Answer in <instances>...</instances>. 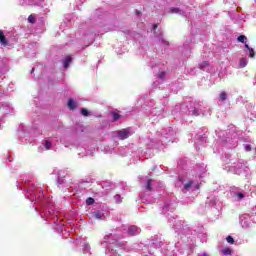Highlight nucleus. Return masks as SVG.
Segmentation results:
<instances>
[{
	"instance_id": "1",
	"label": "nucleus",
	"mask_w": 256,
	"mask_h": 256,
	"mask_svg": "<svg viewBox=\"0 0 256 256\" xmlns=\"http://www.w3.org/2000/svg\"><path fill=\"white\" fill-rule=\"evenodd\" d=\"M17 188L25 192L24 195L26 199L34 203L35 211H39L40 217H42L44 221H49L54 225V229L58 233L66 231L65 225L59 220V213L55 210L53 198L45 197L41 184L35 183L33 180H23L17 184Z\"/></svg>"
},
{
	"instance_id": "2",
	"label": "nucleus",
	"mask_w": 256,
	"mask_h": 256,
	"mask_svg": "<svg viewBox=\"0 0 256 256\" xmlns=\"http://www.w3.org/2000/svg\"><path fill=\"white\" fill-rule=\"evenodd\" d=\"M120 237H123V234L117 232L109 233L104 236L101 246L106 249L105 254L107 256H120V249H123V251L131 250L127 247V243L118 241Z\"/></svg>"
},
{
	"instance_id": "3",
	"label": "nucleus",
	"mask_w": 256,
	"mask_h": 256,
	"mask_svg": "<svg viewBox=\"0 0 256 256\" xmlns=\"http://www.w3.org/2000/svg\"><path fill=\"white\" fill-rule=\"evenodd\" d=\"M180 111L182 113H187L188 115H194L195 117H199V115H207V113H205L203 102H193L189 103V105L181 104Z\"/></svg>"
},
{
	"instance_id": "4",
	"label": "nucleus",
	"mask_w": 256,
	"mask_h": 256,
	"mask_svg": "<svg viewBox=\"0 0 256 256\" xmlns=\"http://www.w3.org/2000/svg\"><path fill=\"white\" fill-rule=\"evenodd\" d=\"M232 171H234V173L236 175H241L243 173H246V175H249V165L247 164L246 161L244 160H239L237 163L235 162H231L230 163Z\"/></svg>"
},
{
	"instance_id": "5",
	"label": "nucleus",
	"mask_w": 256,
	"mask_h": 256,
	"mask_svg": "<svg viewBox=\"0 0 256 256\" xmlns=\"http://www.w3.org/2000/svg\"><path fill=\"white\" fill-rule=\"evenodd\" d=\"M180 183L183 185V191H197L199 190V182L197 180H185L179 178Z\"/></svg>"
},
{
	"instance_id": "6",
	"label": "nucleus",
	"mask_w": 256,
	"mask_h": 256,
	"mask_svg": "<svg viewBox=\"0 0 256 256\" xmlns=\"http://www.w3.org/2000/svg\"><path fill=\"white\" fill-rule=\"evenodd\" d=\"M175 130L172 127H168L163 133L160 138V141L162 145H165L169 143L170 141H173V136L176 134Z\"/></svg>"
},
{
	"instance_id": "7",
	"label": "nucleus",
	"mask_w": 256,
	"mask_h": 256,
	"mask_svg": "<svg viewBox=\"0 0 256 256\" xmlns=\"http://www.w3.org/2000/svg\"><path fill=\"white\" fill-rule=\"evenodd\" d=\"M131 135H133V130H131V128H126L114 132V137H117V139H121L122 141L125 139H129Z\"/></svg>"
},
{
	"instance_id": "8",
	"label": "nucleus",
	"mask_w": 256,
	"mask_h": 256,
	"mask_svg": "<svg viewBox=\"0 0 256 256\" xmlns=\"http://www.w3.org/2000/svg\"><path fill=\"white\" fill-rule=\"evenodd\" d=\"M238 41L239 43H244L245 45V53H247V55H249V57H255V51L253 50V48L249 47V44H247V36L245 35H240L238 37Z\"/></svg>"
},
{
	"instance_id": "9",
	"label": "nucleus",
	"mask_w": 256,
	"mask_h": 256,
	"mask_svg": "<svg viewBox=\"0 0 256 256\" xmlns=\"http://www.w3.org/2000/svg\"><path fill=\"white\" fill-rule=\"evenodd\" d=\"M169 223H171L176 231V233H178V235H181V233H183V224L181 223V221H177V219L175 217H171L169 218Z\"/></svg>"
},
{
	"instance_id": "10",
	"label": "nucleus",
	"mask_w": 256,
	"mask_h": 256,
	"mask_svg": "<svg viewBox=\"0 0 256 256\" xmlns=\"http://www.w3.org/2000/svg\"><path fill=\"white\" fill-rule=\"evenodd\" d=\"M78 155L80 157H83L85 155H93L95 153V147L93 146H87L86 148H78Z\"/></svg>"
},
{
	"instance_id": "11",
	"label": "nucleus",
	"mask_w": 256,
	"mask_h": 256,
	"mask_svg": "<svg viewBox=\"0 0 256 256\" xmlns=\"http://www.w3.org/2000/svg\"><path fill=\"white\" fill-rule=\"evenodd\" d=\"M240 224L244 229H247V227H251V215L243 214L240 217Z\"/></svg>"
},
{
	"instance_id": "12",
	"label": "nucleus",
	"mask_w": 256,
	"mask_h": 256,
	"mask_svg": "<svg viewBox=\"0 0 256 256\" xmlns=\"http://www.w3.org/2000/svg\"><path fill=\"white\" fill-rule=\"evenodd\" d=\"M177 209V203L176 202H165L162 211L163 213H167L169 211H175Z\"/></svg>"
},
{
	"instance_id": "13",
	"label": "nucleus",
	"mask_w": 256,
	"mask_h": 256,
	"mask_svg": "<svg viewBox=\"0 0 256 256\" xmlns=\"http://www.w3.org/2000/svg\"><path fill=\"white\" fill-rule=\"evenodd\" d=\"M206 168L207 166H205V164L196 165L194 172L196 173L197 177H203L204 173L207 172Z\"/></svg>"
},
{
	"instance_id": "14",
	"label": "nucleus",
	"mask_w": 256,
	"mask_h": 256,
	"mask_svg": "<svg viewBox=\"0 0 256 256\" xmlns=\"http://www.w3.org/2000/svg\"><path fill=\"white\" fill-rule=\"evenodd\" d=\"M128 235H130L131 237H135V235H139V233H141V228L132 225L130 227H128V229L126 230Z\"/></svg>"
},
{
	"instance_id": "15",
	"label": "nucleus",
	"mask_w": 256,
	"mask_h": 256,
	"mask_svg": "<svg viewBox=\"0 0 256 256\" xmlns=\"http://www.w3.org/2000/svg\"><path fill=\"white\" fill-rule=\"evenodd\" d=\"M91 217L92 219H99V220H103L105 219V213L101 210H97L91 213Z\"/></svg>"
},
{
	"instance_id": "16",
	"label": "nucleus",
	"mask_w": 256,
	"mask_h": 256,
	"mask_svg": "<svg viewBox=\"0 0 256 256\" xmlns=\"http://www.w3.org/2000/svg\"><path fill=\"white\" fill-rule=\"evenodd\" d=\"M151 245L152 247H154V249H157L159 247H163V241L161 240V238L155 237V239H152Z\"/></svg>"
},
{
	"instance_id": "17",
	"label": "nucleus",
	"mask_w": 256,
	"mask_h": 256,
	"mask_svg": "<svg viewBox=\"0 0 256 256\" xmlns=\"http://www.w3.org/2000/svg\"><path fill=\"white\" fill-rule=\"evenodd\" d=\"M0 43L2 47H9V41L5 37V34L0 30Z\"/></svg>"
},
{
	"instance_id": "18",
	"label": "nucleus",
	"mask_w": 256,
	"mask_h": 256,
	"mask_svg": "<svg viewBox=\"0 0 256 256\" xmlns=\"http://www.w3.org/2000/svg\"><path fill=\"white\" fill-rule=\"evenodd\" d=\"M137 247L141 249V255H145V256L152 255L151 251H149V248L146 245L139 244L137 245Z\"/></svg>"
},
{
	"instance_id": "19",
	"label": "nucleus",
	"mask_w": 256,
	"mask_h": 256,
	"mask_svg": "<svg viewBox=\"0 0 256 256\" xmlns=\"http://www.w3.org/2000/svg\"><path fill=\"white\" fill-rule=\"evenodd\" d=\"M54 175H57L58 179V185H63V183H65V179H63V177H61V174L63 173L62 170H54L53 171Z\"/></svg>"
},
{
	"instance_id": "20",
	"label": "nucleus",
	"mask_w": 256,
	"mask_h": 256,
	"mask_svg": "<svg viewBox=\"0 0 256 256\" xmlns=\"http://www.w3.org/2000/svg\"><path fill=\"white\" fill-rule=\"evenodd\" d=\"M82 247H83L82 251H83L84 255H87V254L91 255V246H89L88 243L84 242Z\"/></svg>"
},
{
	"instance_id": "21",
	"label": "nucleus",
	"mask_w": 256,
	"mask_h": 256,
	"mask_svg": "<svg viewBox=\"0 0 256 256\" xmlns=\"http://www.w3.org/2000/svg\"><path fill=\"white\" fill-rule=\"evenodd\" d=\"M42 147L43 149H45V151H49V149L53 147V143L51 142V140H44V142L42 143Z\"/></svg>"
},
{
	"instance_id": "22",
	"label": "nucleus",
	"mask_w": 256,
	"mask_h": 256,
	"mask_svg": "<svg viewBox=\"0 0 256 256\" xmlns=\"http://www.w3.org/2000/svg\"><path fill=\"white\" fill-rule=\"evenodd\" d=\"M71 61H73V58H71V56L65 57V59L63 61L64 69H67L69 67V65H71Z\"/></svg>"
},
{
	"instance_id": "23",
	"label": "nucleus",
	"mask_w": 256,
	"mask_h": 256,
	"mask_svg": "<svg viewBox=\"0 0 256 256\" xmlns=\"http://www.w3.org/2000/svg\"><path fill=\"white\" fill-rule=\"evenodd\" d=\"M170 13H176L177 15H185V11L179 8H170Z\"/></svg>"
},
{
	"instance_id": "24",
	"label": "nucleus",
	"mask_w": 256,
	"mask_h": 256,
	"mask_svg": "<svg viewBox=\"0 0 256 256\" xmlns=\"http://www.w3.org/2000/svg\"><path fill=\"white\" fill-rule=\"evenodd\" d=\"M29 5H37V7H43L45 5V0H34V2L29 3Z\"/></svg>"
},
{
	"instance_id": "25",
	"label": "nucleus",
	"mask_w": 256,
	"mask_h": 256,
	"mask_svg": "<svg viewBox=\"0 0 256 256\" xmlns=\"http://www.w3.org/2000/svg\"><path fill=\"white\" fill-rule=\"evenodd\" d=\"M199 68H200L202 71H207V70L209 69V62H207V61L202 62V63L199 65Z\"/></svg>"
},
{
	"instance_id": "26",
	"label": "nucleus",
	"mask_w": 256,
	"mask_h": 256,
	"mask_svg": "<svg viewBox=\"0 0 256 256\" xmlns=\"http://www.w3.org/2000/svg\"><path fill=\"white\" fill-rule=\"evenodd\" d=\"M68 107H69V109H76L77 108V103L76 102H74V100L73 99H69L68 100Z\"/></svg>"
},
{
	"instance_id": "27",
	"label": "nucleus",
	"mask_w": 256,
	"mask_h": 256,
	"mask_svg": "<svg viewBox=\"0 0 256 256\" xmlns=\"http://www.w3.org/2000/svg\"><path fill=\"white\" fill-rule=\"evenodd\" d=\"M221 253H222V255L227 256V255H231L233 253V250H231V248H229V247H226V248L221 250Z\"/></svg>"
},
{
	"instance_id": "28",
	"label": "nucleus",
	"mask_w": 256,
	"mask_h": 256,
	"mask_svg": "<svg viewBox=\"0 0 256 256\" xmlns=\"http://www.w3.org/2000/svg\"><path fill=\"white\" fill-rule=\"evenodd\" d=\"M239 67L243 69V67H247V58H241L239 62Z\"/></svg>"
},
{
	"instance_id": "29",
	"label": "nucleus",
	"mask_w": 256,
	"mask_h": 256,
	"mask_svg": "<svg viewBox=\"0 0 256 256\" xmlns=\"http://www.w3.org/2000/svg\"><path fill=\"white\" fill-rule=\"evenodd\" d=\"M121 119V115L118 112H112V121H119Z\"/></svg>"
},
{
	"instance_id": "30",
	"label": "nucleus",
	"mask_w": 256,
	"mask_h": 256,
	"mask_svg": "<svg viewBox=\"0 0 256 256\" xmlns=\"http://www.w3.org/2000/svg\"><path fill=\"white\" fill-rule=\"evenodd\" d=\"M151 183H153V180L146 179L145 189H147V191H151Z\"/></svg>"
},
{
	"instance_id": "31",
	"label": "nucleus",
	"mask_w": 256,
	"mask_h": 256,
	"mask_svg": "<svg viewBox=\"0 0 256 256\" xmlns=\"http://www.w3.org/2000/svg\"><path fill=\"white\" fill-rule=\"evenodd\" d=\"M219 101H227V93L221 92L219 95Z\"/></svg>"
},
{
	"instance_id": "32",
	"label": "nucleus",
	"mask_w": 256,
	"mask_h": 256,
	"mask_svg": "<svg viewBox=\"0 0 256 256\" xmlns=\"http://www.w3.org/2000/svg\"><path fill=\"white\" fill-rule=\"evenodd\" d=\"M7 71H9V67H7V65H4L2 68H0L1 75H5V73H7Z\"/></svg>"
},
{
	"instance_id": "33",
	"label": "nucleus",
	"mask_w": 256,
	"mask_h": 256,
	"mask_svg": "<svg viewBox=\"0 0 256 256\" xmlns=\"http://www.w3.org/2000/svg\"><path fill=\"white\" fill-rule=\"evenodd\" d=\"M95 203V199L89 197L86 199V205H93Z\"/></svg>"
},
{
	"instance_id": "34",
	"label": "nucleus",
	"mask_w": 256,
	"mask_h": 256,
	"mask_svg": "<svg viewBox=\"0 0 256 256\" xmlns=\"http://www.w3.org/2000/svg\"><path fill=\"white\" fill-rule=\"evenodd\" d=\"M235 195L239 200H241L245 197V194L243 192H236Z\"/></svg>"
},
{
	"instance_id": "35",
	"label": "nucleus",
	"mask_w": 256,
	"mask_h": 256,
	"mask_svg": "<svg viewBox=\"0 0 256 256\" xmlns=\"http://www.w3.org/2000/svg\"><path fill=\"white\" fill-rule=\"evenodd\" d=\"M226 241H227V243H229L230 245H233V243H235V240H234L233 237H231V236H227Z\"/></svg>"
},
{
	"instance_id": "36",
	"label": "nucleus",
	"mask_w": 256,
	"mask_h": 256,
	"mask_svg": "<svg viewBox=\"0 0 256 256\" xmlns=\"http://www.w3.org/2000/svg\"><path fill=\"white\" fill-rule=\"evenodd\" d=\"M81 114H82L84 117H89V111H88L87 109H85V108H83V109L81 110Z\"/></svg>"
},
{
	"instance_id": "37",
	"label": "nucleus",
	"mask_w": 256,
	"mask_h": 256,
	"mask_svg": "<svg viewBox=\"0 0 256 256\" xmlns=\"http://www.w3.org/2000/svg\"><path fill=\"white\" fill-rule=\"evenodd\" d=\"M221 143H222V145H226V144H227V140L219 139V140L216 142V147H217V145H221Z\"/></svg>"
},
{
	"instance_id": "38",
	"label": "nucleus",
	"mask_w": 256,
	"mask_h": 256,
	"mask_svg": "<svg viewBox=\"0 0 256 256\" xmlns=\"http://www.w3.org/2000/svg\"><path fill=\"white\" fill-rule=\"evenodd\" d=\"M18 5H21V7H25V5H27V0H18Z\"/></svg>"
},
{
	"instance_id": "39",
	"label": "nucleus",
	"mask_w": 256,
	"mask_h": 256,
	"mask_svg": "<svg viewBox=\"0 0 256 256\" xmlns=\"http://www.w3.org/2000/svg\"><path fill=\"white\" fill-rule=\"evenodd\" d=\"M114 199H115V202H116V203H121V196H120L119 194H116V195L114 196Z\"/></svg>"
},
{
	"instance_id": "40",
	"label": "nucleus",
	"mask_w": 256,
	"mask_h": 256,
	"mask_svg": "<svg viewBox=\"0 0 256 256\" xmlns=\"http://www.w3.org/2000/svg\"><path fill=\"white\" fill-rule=\"evenodd\" d=\"M217 204H219V201H217V199L212 200V201L210 202V205H211L212 207H217Z\"/></svg>"
},
{
	"instance_id": "41",
	"label": "nucleus",
	"mask_w": 256,
	"mask_h": 256,
	"mask_svg": "<svg viewBox=\"0 0 256 256\" xmlns=\"http://www.w3.org/2000/svg\"><path fill=\"white\" fill-rule=\"evenodd\" d=\"M28 21H29V23H35V16L34 15H30L28 17Z\"/></svg>"
},
{
	"instance_id": "42",
	"label": "nucleus",
	"mask_w": 256,
	"mask_h": 256,
	"mask_svg": "<svg viewBox=\"0 0 256 256\" xmlns=\"http://www.w3.org/2000/svg\"><path fill=\"white\" fill-rule=\"evenodd\" d=\"M158 79H165V72H160L158 74Z\"/></svg>"
},
{
	"instance_id": "43",
	"label": "nucleus",
	"mask_w": 256,
	"mask_h": 256,
	"mask_svg": "<svg viewBox=\"0 0 256 256\" xmlns=\"http://www.w3.org/2000/svg\"><path fill=\"white\" fill-rule=\"evenodd\" d=\"M244 149H245V151H251V145L250 144H246L244 146Z\"/></svg>"
},
{
	"instance_id": "44",
	"label": "nucleus",
	"mask_w": 256,
	"mask_h": 256,
	"mask_svg": "<svg viewBox=\"0 0 256 256\" xmlns=\"http://www.w3.org/2000/svg\"><path fill=\"white\" fill-rule=\"evenodd\" d=\"M3 109H4V113H9V106H5L3 107Z\"/></svg>"
},
{
	"instance_id": "45",
	"label": "nucleus",
	"mask_w": 256,
	"mask_h": 256,
	"mask_svg": "<svg viewBox=\"0 0 256 256\" xmlns=\"http://www.w3.org/2000/svg\"><path fill=\"white\" fill-rule=\"evenodd\" d=\"M197 256H209V254H207L206 252L200 253Z\"/></svg>"
},
{
	"instance_id": "46",
	"label": "nucleus",
	"mask_w": 256,
	"mask_h": 256,
	"mask_svg": "<svg viewBox=\"0 0 256 256\" xmlns=\"http://www.w3.org/2000/svg\"><path fill=\"white\" fill-rule=\"evenodd\" d=\"M61 143H63V145H65V147H67V144L65 143V138H61Z\"/></svg>"
},
{
	"instance_id": "47",
	"label": "nucleus",
	"mask_w": 256,
	"mask_h": 256,
	"mask_svg": "<svg viewBox=\"0 0 256 256\" xmlns=\"http://www.w3.org/2000/svg\"><path fill=\"white\" fill-rule=\"evenodd\" d=\"M127 226H122V231H124V233H127Z\"/></svg>"
},
{
	"instance_id": "48",
	"label": "nucleus",
	"mask_w": 256,
	"mask_h": 256,
	"mask_svg": "<svg viewBox=\"0 0 256 256\" xmlns=\"http://www.w3.org/2000/svg\"><path fill=\"white\" fill-rule=\"evenodd\" d=\"M91 37V43H93V34H90Z\"/></svg>"
},
{
	"instance_id": "49",
	"label": "nucleus",
	"mask_w": 256,
	"mask_h": 256,
	"mask_svg": "<svg viewBox=\"0 0 256 256\" xmlns=\"http://www.w3.org/2000/svg\"><path fill=\"white\" fill-rule=\"evenodd\" d=\"M153 29H154V30L157 29V25H154V26H153Z\"/></svg>"
},
{
	"instance_id": "50",
	"label": "nucleus",
	"mask_w": 256,
	"mask_h": 256,
	"mask_svg": "<svg viewBox=\"0 0 256 256\" xmlns=\"http://www.w3.org/2000/svg\"><path fill=\"white\" fill-rule=\"evenodd\" d=\"M216 151H217L218 153H221V151H220L218 148H216Z\"/></svg>"
},
{
	"instance_id": "51",
	"label": "nucleus",
	"mask_w": 256,
	"mask_h": 256,
	"mask_svg": "<svg viewBox=\"0 0 256 256\" xmlns=\"http://www.w3.org/2000/svg\"><path fill=\"white\" fill-rule=\"evenodd\" d=\"M34 71H35V68H32L31 73H33Z\"/></svg>"
},
{
	"instance_id": "52",
	"label": "nucleus",
	"mask_w": 256,
	"mask_h": 256,
	"mask_svg": "<svg viewBox=\"0 0 256 256\" xmlns=\"http://www.w3.org/2000/svg\"><path fill=\"white\" fill-rule=\"evenodd\" d=\"M20 137H23V132H20Z\"/></svg>"
},
{
	"instance_id": "53",
	"label": "nucleus",
	"mask_w": 256,
	"mask_h": 256,
	"mask_svg": "<svg viewBox=\"0 0 256 256\" xmlns=\"http://www.w3.org/2000/svg\"><path fill=\"white\" fill-rule=\"evenodd\" d=\"M0 129H1V125H0Z\"/></svg>"
}]
</instances>
